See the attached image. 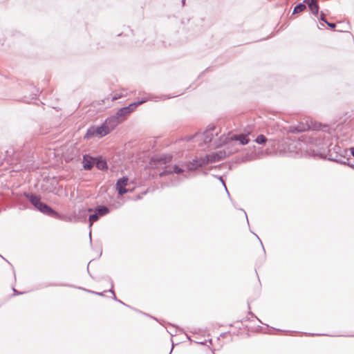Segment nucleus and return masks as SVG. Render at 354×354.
I'll return each instance as SVG.
<instances>
[{
    "instance_id": "nucleus-8",
    "label": "nucleus",
    "mask_w": 354,
    "mask_h": 354,
    "mask_svg": "<svg viewBox=\"0 0 354 354\" xmlns=\"http://www.w3.org/2000/svg\"><path fill=\"white\" fill-rule=\"evenodd\" d=\"M128 178L122 177L118 180L116 183V189L119 193V194L122 195L128 192V190L125 188L128 183Z\"/></svg>"
},
{
    "instance_id": "nucleus-34",
    "label": "nucleus",
    "mask_w": 354,
    "mask_h": 354,
    "mask_svg": "<svg viewBox=\"0 0 354 354\" xmlns=\"http://www.w3.org/2000/svg\"><path fill=\"white\" fill-rule=\"evenodd\" d=\"M162 100H165L166 98L165 97H161Z\"/></svg>"
},
{
    "instance_id": "nucleus-2",
    "label": "nucleus",
    "mask_w": 354,
    "mask_h": 354,
    "mask_svg": "<svg viewBox=\"0 0 354 354\" xmlns=\"http://www.w3.org/2000/svg\"><path fill=\"white\" fill-rule=\"evenodd\" d=\"M26 196L29 199L30 203L35 206L39 211L48 216H57L58 214L54 211L50 206L42 203L40 198L35 195L26 194Z\"/></svg>"
},
{
    "instance_id": "nucleus-26",
    "label": "nucleus",
    "mask_w": 354,
    "mask_h": 354,
    "mask_svg": "<svg viewBox=\"0 0 354 354\" xmlns=\"http://www.w3.org/2000/svg\"><path fill=\"white\" fill-rule=\"evenodd\" d=\"M93 293H95L96 295H102V293H100V292H92Z\"/></svg>"
},
{
    "instance_id": "nucleus-4",
    "label": "nucleus",
    "mask_w": 354,
    "mask_h": 354,
    "mask_svg": "<svg viewBox=\"0 0 354 354\" xmlns=\"http://www.w3.org/2000/svg\"><path fill=\"white\" fill-rule=\"evenodd\" d=\"M214 127L208 129L203 133H198L192 138L194 141H203L205 145L209 143L214 136Z\"/></svg>"
},
{
    "instance_id": "nucleus-27",
    "label": "nucleus",
    "mask_w": 354,
    "mask_h": 354,
    "mask_svg": "<svg viewBox=\"0 0 354 354\" xmlns=\"http://www.w3.org/2000/svg\"><path fill=\"white\" fill-rule=\"evenodd\" d=\"M109 291L113 295L114 297L115 298V293H114L113 290H110Z\"/></svg>"
},
{
    "instance_id": "nucleus-33",
    "label": "nucleus",
    "mask_w": 354,
    "mask_h": 354,
    "mask_svg": "<svg viewBox=\"0 0 354 354\" xmlns=\"http://www.w3.org/2000/svg\"><path fill=\"white\" fill-rule=\"evenodd\" d=\"M244 214H245V217H248L246 212H244Z\"/></svg>"
},
{
    "instance_id": "nucleus-19",
    "label": "nucleus",
    "mask_w": 354,
    "mask_h": 354,
    "mask_svg": "<svg viewBox=\"0 0 354 354\" xmlns=\"http://www.w3.org/2000/svg\"><path fill=\"white\" fill-rule=\"evenodd\" d=\"M126 96V94L124 93V91H120L119 93H114L111 97V101L116 100L118 99H120L122 97Z\"/></svg>"
},
{
    "instance_id": "nucleus-25",
    "label": "nucleus",
    "mask_w": 354,
    "mask_h": 354,
    "mask_svg": "<svg viewBox=\"0 0 354 354\" xmlns=\"http://www.w3.org/2000/svg\"><path fill=\"white\" fill-rule=\"evenodd\" d=\"M219 180L222 182L223 186L225 187V190L227 191V187L225 186V183L223 182V180H222V178L221 177L219 178Z\"/></svg>"
},
{
    "instance_id": "nucleus-21",
    "label": "nucleus",
    "mask_w": 354,
    "mask_h": 354,
    "mask_svg": "<svg viewBox=\"0 0 354 354\" xmlns=\"http://www.w3.org/2000/svg\"><path fill=\"white\" fill-rule=\"evenodd\" d=\"M255 142L258 144H264L266 142V138L263 135H260L257 136L255 140Z\"/></svg>"
},
{
    "instance_id": "nucleus-6",
    "label": "nucleus",
    "mask_w": 354,
    "mask_h": 354,
    "mask_svg": "<svg viewBox=\"0 0 354 354\" xmlns=\"http://www.w3.org/2000/svg\"><path fill=\"white\" fill-rule=\"evenodd\" d=\"M230 141H239L241 145H246L249 142V139L244 134L239 135H231L229 134L227 137H225L223 140V143H228Z\"/></svg>"
},
{
    "instance_id": "nucleus-35",
    "label": "nucleus",
    "mask_w": 354,
    "mask_h": 354,
    "mask_svg": "<svg viewBox=\"0 0 354 354\" xmlns=\"http://www.w3.org/2000/svg\"><path fill=\"white\" fill-rule=\"evenodd\" d=\"M90 238H91V232H89Z\"/></svg>"
},
{
    "instance_id": "nucleus-20",
    "label": "nucleus",
    "mask_w": 354,
    "mask_h": 354,
    "mask_svg": "<svg viewBox=\"0 0 354 354\" xmlns=\"http://www.w3.org/2000/svg\"><path fill=\"white\" fill-rule=\"evenodd\" d=\"M96 167L101 170H103L106 168V163L104 160H98L96 162Z\"/></svg>"
},
{
    "instance_id": "nucleus-16",
    "label": "nucleus",
    "mask_w": 354,
    "mask_h": 354,
    "mask_svg": "<svg viewBox=\"0 0 354 354\" xmlns=\"http://www.w3.org/2000/svg\"><path fill=\"white\" fill-rule=\"evenodd\" d=\"M95 210L100 216H104L109 212V208L105 206H100Z\"/></svg>"
},
{
    "instance_id": "nucleus-29",
    "label": "nucleus",
    "mask_w": 354,
    "mask_h": 354,
    "mask_svg": "<svg viewBox=\"0 0 354 354\" xmlns=\"http://www.w3.org/2000/svg\"><path fill=\"white\" fill-rule=\"evenodd\" d=\"M15 294H19L15 289H13Z\"/></svg>"
},
{
    "instance_id": "nucleus-11",
    "label": "nucleus",
    "mask_w": 354,
    "mask_h": 354,
    "mask_svg": "<svg viewBox=\"0 0 354 354\" xmlns=\"http://www.w3.org/2000/svg\"><path fill=\"white\" fill-rule=\"evenodd\" d=\"M120 122H122L116 117L115 115L107 118L104 122L110 131L114 129Z\"/></svg>"
},
{
    "instance_id": "nucleus-28",
    "label": "nucleus",
    "mask_w": 354,
    "mask_h": 354,
    "mask_svg": "<svg viewBox=\"0 0 354 354\" xmlns=\"http://www.w3.org/2000/svg\"><path fill=\"white\" fill-rule=\"evenodd\" d=\"M351 153H352V155L354 156V149H351Z\"/></svg>"
},
{
    "instance_id": "nucleus-5",
    "label": "nucleus",
    "mask_w": 354,
    "mask_h": 354,
    "mask_svg": "<svg viewBox=\"0 0 354 354\" xmlns=\"http://www.w3.org/2000/svg\"><path fill=\"white\" fill-rule=\"evenodd\" d=\"M227 156V153L225 151H218L207 155L205 158V165L209 162H215L220 161Z\"/></svg>"
},
{
    "instance_id": "nucleus-1",
    "label": "nucleus",
    "mask_w": 354,
    "mask_h": 354,
    "mask_svg": "<svg viewBox=\"0 0 354 354\" xmlns=\"http://www.w3.org/2000/svg\"><path fill=\"white\" fill-rule=\"evenodd\" d=\"M331 134L330 129L326 126L322 130L312 131L308 138L309 149H306L304 154L313 157L322 155L319 149L328 145Z\"/></svg>"
},
{
    "instance_id": "nucleus-30",
    "label": "nucleus",
    "mask_w": 354,
    "mask_h": 354,
    "mask_svg": "<svg viewBox=\"0 0 354 354\" xmlns=\"http://www.w3.org/2000/svg\"><path fill=\"white\" fill-rule=\"evenodd\" d=\"M171 185H176V183H173V182H171Z\"/></svg>"
},
{
    "instance_id": "nucleus-10",
    "label": "nucleus",
    "mask_w": 354,
    "mask_h": 354,
    "mask_svg": "<svg viewBox=\"0 0 354 354\" xmlns=\"http://www.w3.org/2000/svg\"><path fill=\"white\" fill-rule=\"evenodd\" d=\"M171 160V156H156L151 159V162L153 165L155 166H161L162 165H165L167 162H169Z\"/></svg>"
},
{
    "instance_id": "nucleus-18",
    "label": "nucleus",
    "mask_w": 354,
    "mask_h": 354,
    "mask_svg": "<svg viewBox=\"0 0 354 354\" xmlns=\"http://www.w3.org/2000/svg\"><path fill=\"white\" fill-rule=\"evenodd\" d=\"M306 8V6L304 3H299L297 5L292 12V14H297L302 11H304Z\"/></svg>"
},
{
    "instance_id": "nucleus-36",
    "label": "nucleus",
    "mask_w": 354,
    "mask_h": 354,
    "mask_svg": "<svg viewBox=\"0 0 354 354\" xmlns=\"http://www.w3.org/2000/svg\"><path fill=\"white\" fill-rule=\"evenodd\" d=\"M351 167L354 168V166H353V165H351Z\"/></svg>"
},
{
    "instance_id": "nucleus-3",
    "label": "nucleus",
    "mask_w": 354,
    "mask_h": 354,
    "mask_svg": "<svg viewBox=\"0 0 354 354\" xmlns=\"http://www.w3.org/2000/svg\"><path fill=\"white\" fill-rule=\"evenodd\" d=\"M111 131L109 130V128L106 127V124L104 122L101 126L99 127H91L88 130L85 135L86 138H90L93 136H97L98 138H102L105 136Z\"/></svg>"
},
{
    "instance_id": "nucleus-23",
    "label": "nucleus",
    "mask_w": 354,
    "mask_h": 354,
    "mask_svg": "<svg viewBox=\"0 0 354 354\" xmlns=\"http://www.w3.org/2000/svg\"><path fill=\"white\" fill-rule=\"evenodd\" d=\"M320 19L323 21H325L328 26H330V28H333L335 27V24H330V23H328V22H326L324 19V15L322 12H321V17H320Z\"/></svg>"
},
{
    "instance_id": "nucleus-22",
    "label": "nucleus",
    "mask_w": 354,
    "mask_h": 354,
    "mask_svg": "<svg viewBox=\"0 0 354 354\" xmlns=\"http://www.w3.org/2000/svg\"><path fill=\"white\" fill-rule=\"evenodd\" d=\"M304 143L301 142H292L290 145V149L299 147V149H302Z\"/></svg>"
},
{
    "instance_id": "nucleus-7",
    "label": "nucleus",
    "mask_w": 354,
    "mask_h": 354,
    "mask_svg": "<svg viewBox=\"0 0 354 354\" xmlns=\"http://www.w3.org/2000/svg\"><path fill=\"white\" fill-rule=\"evenodd\" d=\"M184 171V169L180 167L178 165H168L165 167V169L160 174V176H165L168 174H180Z\"/></svg>"
},
{
    "instance_id": "nucleus-15",
    "label": "nucleus",
    "mask_w": 354,
    "mask_h": 354,
    "mask_svg": "<svg viewBox=\"0 0 354 354\" xmlns=\"http://www.w3.org/2000/svg\"><path fill=\"white\" fill-rule=\"evenodd\" d=\"M115 115L121 122H122L126 119L129 113L126 111L124 107H123L119 109Z\"/></svg>"
},
{
    "instance_id": "nucleus-17",
    "label": "nucleus",
    "mask_w": 354,
    "mask_h": 354,
    "mask_svg": "<svg viewBox=\"0 0 354 354\" xmlns=\"http://www.w3.org/2000/svg\"><path fill=\"white\" fill-rule=\"evenodd\" d=\"M100 216L95 211V213L89 216V227H91L93 223L97 221Z\"/></svg>"
},
{
    "instance_id": "nucleus-24",
    "label": "nucleus",
    "mask_w": 354,
    "mask_h": 354,
    "mask_svg": "<svg viewBox=\"0 0 354 354\" xmlns=\"http://www.w3.org/2000/svg\"><path fill=\"white\" fill-rule=\"evenodd\" d=\"M305 130H306V129L304 127H297L296 128L297 131H304Z\"/></svg>"
},
{
    "instance_id": "nucleus-12",
    "label": "nucleus",
    "mask_w": 354,
    "mask_h": 354,
    "mask_svg": "<svg viewBox=\"0 0 354 354\" xmlns=\"http://www.w3.org/2000/svg\"><path fill=\"white\" fill-rule=\"evenodd\" d=\"M304 3H307L310 10L313 15H317L319 12V6L317 0H304Z\"/></svg>"
},
{
    "instance_id": "nucleus-13",
    "label": "nucleus",
    "mask_w": 354,
    "mask_h": 354,
    "mask_svg": "<svg viewBox=\"0 0 354 354\" xmlns=\"http://www.w3.org/2000/svg\"><path fill=\"white\" fill-rule=\"evenodd\" d=\"M147 101H148V99L145 97V98H143L140 101L130 104L129 106H125L124 109H126V111L129 114L131 112H133L138 107V106H139Z\"/></svg>"
},
{
    "instance_id": "nucleus-9",
    "label": "nucleus",
    "mask_w": 354,
    "mask_h": 354,
    "mask_svg": "<svg viewBox=\"0 0 354 354\" xmlns=\"http://www.w3.org/2000/svg\"><path fill=\"white\" fill-rule=\"evenodd\" d=\"M205 165L204 158L194 159L192 161L186 163V167L188 170H194L199 167Z\"/></svg>"
},
{
    "instance_id": "nucleus-31",
    "label": "nucleus",
    "mask_w": 354,
    "mask_h": 354,
    "mask_svg": "<svg viewBox=\"0 0 354 354\" xmlns=\"http://www.w3.org/2000/svg\"><path fill=\"white\" fill-rule=\"evenodd\" d=\"M244 214H245V217H248L246 212H244Z\"/></svg>"
},
{
    "instance_id": "nucleus-32",
    "label": "nucleus",
    "mask_w": 354,
    "mask_h": 354,
    "mask_svg": "<svg viewBox=\"0 0 354 354\" xmlns=\"http://www.w3.org/2000/svg\"><path fill=\"white\" fill-rule=\"evenodd\" d=\"M244 214H245V217H248L246 212H244Z\"/></svg>"
},
{
    "instance_id": "nucleus-14",
    "label": "nucleus",
    "mask_w": 354,
    "mask_h": 354,
    "mask_svg": "<svg viewBox=\"0 0 354 354\" xmlns=\"http://www.w3.org/2000/svg\"><path fill=\"white\" fill-rule=\"evenodd\" d=\"M82 163L83 167L86 170H89L93 166L94 160L92 158H90L87 156H84Z\"/></svg>"
}]
</instances>
